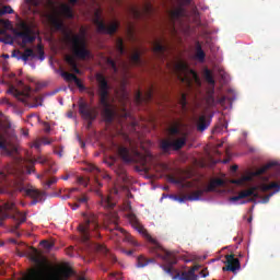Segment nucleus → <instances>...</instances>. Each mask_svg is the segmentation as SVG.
I'll use <instances>...</instances> for the list:
<instances>
[{
	"instance_id": "nucleus-18",
	"label": "nucleus",
	"mask_w": 280,
	"mask_h": 280,
	"mask_svg": "<svg viewBox=\"0 0 280 280\" xmlns=\"http://www.w3.org/2000/svg\"><path fill=\"white\" fill-rule=\"evenodd\" d=\"M112 236L117 235V233L115 231H120V233L126 234V240L127 242H129L130 244H132V246H139V243L136 242L135 237H132V235L126 233V230L115 225V229H109Z\"/></svg>"
},
{
	"instance_id": "nucleus-49",
	"label": "nucleus",
	"mask_w": 280,
	"mask_h": 280,
	"mask_svg": "<svg viewBox=\"0 0 280 280\" xmlns=\"http://www.w3.org/2000/svg\"><path fill=\"white\" fill-rule=\"evenodd\" d=\"M170 135H179L180 133V129H178L177 126H173L168 129Z\"/></svg>"
},
{
	"instance_id": "nucleus-36",
	"label": "nucleus",
	"mask_w": 280,
	"mask_h": 280,
	"mask_svg": "<svg viewBox=\"0 0 280 280\" xmlns=\"http://www.w3.org/2000/svg\"><path fill=\"white\" fill-rule=\"evenodd\" d=\"M205 78H206V82H208V84H215V80L213 79V74L211 73V70L206 69L205 70Z\"/></svg>"
},
{
	"instance_id": "nucleus-53",
	"label": "nucleus",
	"mask_w": 280,
	"mask_h": 280,
	"mask_svg": "<svg viewBox=\"0 0 280 280\" xmlns=\"http://www.w3.org/2000/svg\"><path fill=\"white\" fill-rule=\"evenodd\" d=\"M272 196H275V192H270L269 195H266L262 198V202L266 205L267 202H270V198H272Z\"/></svg>"
},
{
	"instance_id": "nucleus-63",
	"label": "nucleus",
	"mask_w": 280,
	"mask_h": 280,
	"mask_svg": "<svg viewBox=\"0 0 280 280\" xmlns=\"http://www.w3.org/2000/svg\"><path fill=\"white\" fill-rule=\"evenodd\" d=\"M94 180H95L97 187H102V184L100 183V178H97V176H95Z\"/></svg>"
},
{
	"instance_id": "nucleus-33",
	"label": "nucleus",
	"mask_w": 280,
	"mask_h": 280,
	"mask_svg": "<svg viewBox=\"0 0 280 280\" xmlns=\"http://www.w3.org/2000/svg\"><path fill=\"white\" fill-rule=\"evenodd\" d=\"M14 222H19L20 224H24V222H27V214L23 212H18L15 215L10 217Z\"/></svg>"
},
{
	"instance_id": "nucleus-27",
	"label": "nucleus",
	"mask_w": 280,
	"mask_h": 280,
	"mask_svg": "<svg viewBox=\"0 0 280 280\" xmlns=\"http://www.w3.org/2000/svg\"><path fill=\"white\" fill-rule=\"evenodd\" d=\"M50 23L58 32H62V30H65V22L58 16H52L50 19Z\"/></svg>"
},
{
	"instance_id": "nucleus-64",
	"label": "nucleus",
	"mask_w": 280,
	"mask_h": 280,
	"mask_svg": "<svg viewBox=\"0 0 280 280\" xmlns=\"http://www.w3.org/2000/svg\"><path fill=\"white\" fill-rule=\"evenodd\" d=\"M237 168H238L237 165L231 166V171H232V172H237Z\"/></svg>"
},
{
	"instance_id": "nucleus-58",
	"label": "nucleus",
	"mask_w": 280,
	"mask_h": 280,
	"mask_svg": "<svg viewBox=\"0 0 280 280\" xmlns=\"http://www.w3.org/2000/svg\"><path fill=\"white\" fill-rule=\"evenodd\" d=\"M0 194H8L9 196H12V191L8 190L7 188H0Z\"/></svg>"
},
{
	"instance_id": "nucleus-60",
	"label": "nucleus",
	"mask_w": 280,
	"mask_h": 280,
	"mask_svg": "<svg viewBox=\"0 0 280 280\" xmlns=\"http://www.w3.org/2000/svg\"><path fill=\"white\" fill-rule=\"evenodd\" d=\"M88 95L91 97V100H94L95 97V92L93 90L88 91Z\"/></svg>"
},
{
	"instance_id": "nucleus-59",
	"label": "nucleus",
	"mask_w": 280,
	"mask_h": 280,
	"mask_svg": "<svg viewBox=\"0 0 280 280\" xmlns=\"http://www.w3.org/2000/svg\"><path fill=\"white\" fill-rule=\"evenodd\" d=\"M21 224L20 222L16 221V223L13 225L12 231H19V229H21Z\"/></svg>"
},
{
	"instance_id": "nucleus-22",
	"label": "nucleus",
	"mask_w": 280,
	"mask_h": 280,
	"mask_svg": "<svg viewBox=\"0 0 280 280\" xmlns=\"http://www.w3.org/2000/svg\"><path fill=\"white\" fill-rule=\"evenodd\" d=\"M184 12L185 11L183 10V8H178L170 12L171 23H173V32H176V28L174 27V22L178 21V19L183 16Z\"/></svg>"
},
{
	"instance_id": "nucleus-32",
	"label": "nucleus",
	"mask_w": 280,
	"mask_h": 280,
	"mask_svg": "<svg viewBox=\"0 0 280 280\" xmlns=\"http://www.w3.org/2000/svg\"><path fill=\"white\" fill-rule=\"evenodd\" d=\"M149 264H154V258H145L143 256L138 257V268H145Z\"/></svg>"
},
{
	"instance_id": "nucleus-50",
	"label": "nucleus",
	"mask_w": 280,
	"mask_h": 280,
	"mask_svg": "<svg viewBox=\"0 0 280 280\" xmlns=\"http://www.w3.org/2000/svg\"><path fill=\"white\" fill-rule=\"evenodd\" d=\"M116 174L122 178V180H126V171L124 168H118L116 171Z\"/></svg>"
},
{
	"instance_id": "nucleus-8",
	"label": "nucleus",
	"mask_w": 280,
	"mask_h": 280,
	"mask_svg": "<svg viewBox=\"0 0 280 280\" xmlns=\"http://www.w3.org/2000/svg\"><path fill=\"white\" fill-rule=\"evenodd\" d=\"M117 152L124 163H139V161L143 159V155L137 149H128V147L118 145Z\"/></svg>"
},
{
	"instance_id": "nucleus-20",
	"label": "nucleus",
	"mask_w": 280,
	"mask_h": 280,
	"mask_svg": "<svg viewBox=\"0 0 280 280\" xmlns=\"http://www.w3.org/2000/svg\"><path fill=\"white\" fill-rule=\"evenodd\" d=\"M165 51H167V46L161 44V42H155L153 45V52L160 58H165Z\"/></svg>"
},
{
	"instance_id": "nucleus-54",
	"label": "nucleus",
	"mask_w": 280,
	"mask_h": 280,
	"mask_svg": "<svg viewBox=\"0 0 280 280\" xmlns=\"http://www.w3.org/2000/svg\"><path fill=\"white\" fill-rule=\"evenodd\" d=\"M80 185H83V187H88L89 185V179H84L83 177L79 178Z\"/></svg>"
},
{
	"instance_id": "nucleus-23",
	"label": "nucleus",
	"mask_w": 280,
	"mask_h": 280,
	"mask_svg": "<svg viewBox=\"0 0 280 280\" xmlns=\"http://www.w3.org/2000/svg\"><path fill=\"white\" fill-rule=\"evenodd\" d=\"M152 101V90H149L145 95L141 94V92L136 93V103L141 104L142 102H151Z\"/></svg>"
},
{
	"instance_id": "nucleus-48",
	"label": "nucleus",
	"mask_w": 280,
	"mask_h": 280,
	"mask_svg": "<svg viewBox=\"0 0 280 280\" xmlns=\"http://www.w3.org/2000/svg\"><path fill=\"white\" fill-rule=\"evenodd\" d=\"M37 49H38V54H39V57H38L39 60H45V50H43V46L38 45Z\"/></svg>"
},
{
	"instance_id": "nucleus-61",
	"label": "nucleus",
	"mask_w": 280,
	"mask_h": 280,
	"mask_svg": "<svg viewBox=\"0 0 280 280\" xmlns=\"http://www.w3.org/2000/svg\"><path fill=\"white\" fill-rule=\"evenodd\" d=\"M171 183H174V185H180V179H176L175 177H171Z\"/></svg>"
},
{
	"instance_id": "nucleus-42",
	"label": "nucleus",
	"mask_w": 280,
	"mask_h": 280,
	"mask_svg": "<svg viewBox=\"0 0 280 280\" xmlns=\"http://www.w3.org/2000/svg\"><path fill=\"white\" fill-rule=\"evenodd\" d=\"M0 150L8 152V144H5V138L0 133Z\"/></svg>"
},
{
	"instance_id": "nucleus-21",
	"label": "nucleus",
	"mask_w": 280,
	"mask_h": 280,
	"mask_svg": "<svg viewBox=\"0 0 280 280\" xmlns=\"http://www.w3.org/2000/svg\"><path fill=\"white\" fill-rule=\"evenodd\" d=\"M197 270H198V267H192L188 271L182 272L180 279L182 280H198V276L196 275Z\"/></svg>"
},
{
	"instance_id": "nucleus-17",
	"label": "nucleus",
	"mask_w": 280,
	"mask_h": 280,
	"mask_svg": "<svg viewBox=\"0 0 280 280\" xmlns=\"http://www.w3.org/2000/svg\"><path fill=\"white\" fill-rule=\"evenodd\" d=\"M202 192H203V190H200V189L192 191L190 195H184V196L179 197L178 201L185 202V200H190V201L200 200V198H202Z\"/></svg>"
},
{
	"instance_id": "nucleus-19",
	"label": "nucleus",
	"mask_w": 280,
	"mask_h": 280,
	"mask_svg": "<svg viewBox=\"0 0 280 280\" xmlns=\"http://www.w3.org/2000/svg\"><path fill=\"white\" fill-rule=\"evenodd\" d=\"M209 126H211V120L207 119V116L201 115L197 122L198 132H205Z\"/></svg>"
},
{
	"instance_id": "nucleus-56",
	"label": "nucleus",
	"mask_w": 280,
	"mask_h": 280,
	"mask_svg": "<svg viewBox=\"0 0 280 280\" xmlns=\"http://www.w3.org/2000/svg\"><path fill=\"white\" fill-rule=\"evenodd\" d=\"M69 207H71L72 211H77V209H80V203H69Z\"/></svg>"
},
{
	"instance_id": "nucleus-2",
	"label": "nucleus",
	"mask_w": 280,
	"mask_h": 280,
	"mask_svg": "<svg viewBox=\"0 0 280 280\" xmlns=\"http://www.w3.org/2000/svg\"><path fill=\"white\" fill-rule=\"evenodd\" d=\"M33 261L36 264L37 269H32L27 280H68L73 271L71 268L62 267L57 273L51 272V265L47 261L46 258L40 257V252L38 249L33 248Z\"/></svg>"
},
{
	"instance_id": "nucleus-25",
	"label": "nucleus",
	"mask_w": 280,
	"mask_h": 280,
	"mask_svg": "<svg viewBox=\"0 0 280 280\" xmlns=\"http://www.w3.org/2000/svg\"><path fill=\"white\" fill-rule=\"evenodd\" d=\"M195 58L199 62H205V58H207V54H205V50H202V46L200 45L199 42H197L196 44Z\"/></svg>"
},
{
	"instance_id": "nucleus-29",
	"label": "nucleus",
	"mask_w": 280,
	"mask_h": 280,
	"mask_svg": "<svg viewBox=\"0 0 280 280\" xmlns=\"http://www.w3.org/2000/svg\"><path fill=\"white\" fill-rule=\"evenodd\" d=\"M101 197V207L104 209H113L115 207V202L110 199V197H105L101 194H98Z\"/></svg>"
},
{
	"instance_id": "nucleus-52",
	"label": "nucleus",
	"mask_w": 280,
	"mask_h": 280,
	"mask_svg": "<svg viewBox=\"0 0 280 280\" xmlns=\"http://www.w3.org/2000/svg\"><path fill=\"white\" fill-rule=\"evenodd\" d=\"M12 209H14V202H5L4 203L5 211H12Z\"/></svg>"
},
{
	"instance_id": "nucleus-7",
	"label": "nucleus",
	"mask_w": 280,
	"mask_h": 280,
	"mask_svg": "<svg viewBox=\"0 0 280 280\" xmlns=\"http://www.w3.org/2000/svg\"><path fill=\"white\" fill-rule=\"evenodd\" d=\"M16 38L22 39V47H26L36 40V31L27 23L21 22L19 30L14 31Z\"/></svg>"
},
{
	"instance_id": "nucleus-39",
	"label": "nucleus",
	"mask_w": 280,
	"mask_h": 280,
	"mask_svg": "<svg viewBox=\"0 0 280 280\" xmlns=\"http://www.w3.org/2000/svg\"><path fill=\"white\" fill-rule=\"evenodd\" d=\"M56 183H58V178L50 177L48 180L44 182V188L50 189L51 185H56Z\"/></svg>"
},
{
	"instance_id": "nucleus-45",
	"label": "nucleus",
	"mask_w": 280,
	"mask_h": 280,
	"mask_svg": "<svg viewBox=\"0 0 280 280\" xmlns=\"http://www.w3.org/2000/svg\"><path fill=\"white\" fill-rule=\"evenodd\" d=\"M89 202V196L82 195L81 197L77 198L78 205H86Z\"/></svg>"
},
{
	"instance_id": "nucleus-31",
	"label": "nucleus",
	"mask_w": 280,
	"mask_h": 280,
	"mask_svg": "<svg viewBox=\"0 0 280 280\" xmlns=\"http://www.w3.org/2000/svg\"><path fill=\"white\" fill-rule=\"evenodd\" d=\"M130 62L135 65V67H141V52L139 50L130 56Z\"/></svg>"
},
{
	"instance_id": "nucleus-3",
	"label": "nucleus",
	"mask_w": 280,
	"mask_h": 280,
	"mask_svg": "<svg viewBox=\"0 0 280 280\" xmlns=\"http://www.w3.org/2000/svg\"><path fill=\"white\" fill-rule=\"evenodd\" d=\"M131 226L147 240V242H150L151 244V250L156 255V257H160V259H163L166 264L170 266H174L176 264V256L170 250H166L161 246V243L156 241V238L152 237L150 233H148V230L142 226V224L139 222V219L135 213H129L127 215Z\"/></svg>"
},
{
	"instance_id": "nucleus-4",
	"label": "nucleus",
	"mask_w": 280,
	"mask_h": 280,
	"mask_svg": "<svg viewBox=\"0 0 280 280\" xmlns=\"http://www.w3.org/2000/svg\"><path fill=\"white\" fill-rule=\"evenodd\" d=\"M97 81V93L100 97V104L102 106V117L106 124H113L115 119V105L108 102V97H110V85L108 84V80L102 73L96 74Z\"/></svg>"
},
{
	"instance_id": "nucleus-28",
	"label": "nucleus",
	"mask_w": 280,
	"mask_h": 280,
	"mask_svg": "<svg viewBox=\"0 0 280 280\" xmlns=\"http://www.w3.org/2000/svg\"><path fill=\"white\" fill-rule=\"evenodd\" d=\"M96 250L97 253H103V255H107V257H109L112 264H115L117 261V257H115V255L108 253V248H106V246L104 245H96Z\"/></svg>"
},
{
	"instance_id": "nucleus-24",
	"label": "nucleus",
	"mask_w": 280,
	"mask_h": 280,
	"mask_svg": "<svg viewBox=\"0 0 280 280\" xmlns=\"http://www.w3.org/2000/svg\"><path fill=\"white\" fill-rule=\"evenodd\" d=\"M160 148L164 154H170L173 147V141L170 139H164L160 142Z\"/></svg>"
},
{
	"instance_id": "nucleus-55",
	"label": "nucleus",
	"mask_w": 280,
	"mask_h": 280,
	"mask_svg": "<svg viewBox=\"0 0 280 280\" xmlns=\"http://www.w3.org/2000/svg\"><path fill=\"white\" fill-rule=\"evenodd\" d=\"M110 278L115 280H121V273L119 272L112 273Z\"/></svg>"
},
{
	"instance_id": "nucleus-38",
	"label": "nucleus",
	"mask_w": 280,
	"mask_h": 280,
	"mask_svg": "<svg viewBox=\"0 0 280 280\" xmlns=\"http://www.w3.org/2000/svg\"><path fill=\"white\" fill-rule=\"evenodd\" d=\"M61 75L66 80V82H74L78 78V75L69 72H62Z\"/></svg>"
},
{
	"instance_id": "nucleus-35",
	"label": "nucleus",
	"mask_w": 280,
	"mask_h": 280,
	"mask_svg": "<svg viewBox=\"0 0 280 280\" xmlns=\"http://www.w3.org/2000/svg\"><path fill=\"white\" fill-rule=\"evenodd\" d=\"M116 50L119 54V56H124V54H126V48L124 47V39L118 38L116 40Z\"/></svg>"
},
{
	"instance_id": "nucleus-47",
	"label": "nucleus",
	"mask_w": 280,
	"mask_h": 280,
	"mask_svg": "<svg viewBox=\"0 0 280 280\" xmlns=\"http://www.w3.org/2000/svg\"><path fill=\"white\" fill-rule=\"evenodd\" d=\"M35 161H36V163H39V165H46L48 160H47V158L39 155V156H37V159Z\"/></svg>"
},
{
	"instance_id": "nucleus-15",
	"label": "nucleus",
	"mask_w": 280,
	"mask_h": 280,
	"mask_svg": "<svg viewBox=\"0 0 280 280\" xmlns=\"http://www.w3.org/2000/svg\"><path fill=\"white\" fill-rule=\"evenodd\" d=\"M153 10L154 9L152 8V4L150 2H145L142 9H139L137 7H133L131 9L135 19H141L143 14L150 15L152 14Z\"/></svg>"
},
{
	"instance_id": "nucleus-41",
	"label": "nucleus",
	"mask_w": 280,
	"mask_h": 280,
	"mask_svg": "<svg viewBox=\"0 0 280 280\" xmlns=\"http://www.w3.org/2000/svg\"><path fill=\"white\" fill-rule=\"evenodd\" d=\"M85 172H91L92 174H100V168L93 164H89L86 167H85Z\"/></svg>"
},
{
	"instance_id": "nucleus-9",
	"label": "nucleus",
	"mask_w": 280,
	"mask_h": 280,
	"mask_svg": "<svg viewBox=\"0 0 280 280\" xmlns=\"http://www.w3.org/2000/svg\"><path fill=\"white\" fill-rule=\"evenodd\" d=\"M79 113L83 119L90 121L89 126H91V121H95V119H97V112H95V108H92L84 98L79 100Z\"/></svg>"
},
{
	"instance_id": "nucleus-62",
	"label": "nucleus",
	"mask_w": 280,
	"mask_h": 280,
	"mask_svg": "<svg viewBox=\"0 0 280 280\" xmlns=\"http://www.w3.org/2000/svg\"><path fill=\"white\" fill-rule=\"evenodd\" d=\"M101 176H102V178H104V180H110V175H108L106 173H103Z\"/></svg>"
},
{
	"instance_id": "nucleus-14",
	"label": "nucleus",
	"mask_w": 280,
	"mask_h": 280,
	"mask_svg": "<svg viewBox=\"0 0 280 280\" xmlns=\"http://www.w3.org/2000/svg\"><path fill=\"white\" fill-rule=\"evenodd\" d=\"M187 63L180 61L175 65V73L176 75L182 80V82H187L188 84H191L189 79H187Z\"/></svg>"
},
{
	"instance_id": "nucleus-43",
	"label": "nucleus",
	"mask_w": 280,
	"mask_h": 280,
	"mask_svg": "<svg viewBox=\"0 0 280 280\" xmlns=\"http://www.w3.org/2000/svg\"><path fill=\"white\" fill-rule=\"evenodd\" d=\"M10 214L8 212H3L0 207V226H3V220H8Z\"/></svg>"
},
{
	"instance_id": "nucleus-16",
	"label": "nucleus",
	"mask_w": 280,
	"mask_h": 280,
	"mask_svg": "<svg viewBox=\"0 0 280 280\" xmlns=\"http://www.w3.org/2000/svg\"><path fill=\"white\" fill-rule=\"evenodd\" d=\"M222 185H224V180H222L221 178H217L210 182L208 187L199 189V191H203L202 196H205V194H209L210 191H215V187H222Z\"/></svg>"
},
{
	"instance_id": "nucleus-12",
	"label": "nucleus",
	"mask_w": 280,
	"mask_h": 280,
	"mask_svg": "<svg viewBox=\"0 0 280 280\" xmlns=\"http://www.w3.org/2000/svg\"><path fill=\"white\" fill-rule=\"evenodd\" d=\"M96 27L98 34H109L113 36V34L119 30V22H113L109 26H106L104 22L96 20Z\"/></svg>"
},
{
	"instance_id": "nucleus-13",
	"label": "nucleus",
	"mask_w": 280,
	"mask_h": 280,
	"mask_svg": "<svg viewBox=\"0 0 280 280\" xmlns=\"http://www.w3.org/2000/svg\"><path fill=\"white\" fill-rule=\"evenodd\" d=\"M11 58H16V60H23V62H27L30 58H36V54L32 48H26L24 52H22L21 50H13Z\"/></svg>"
},
{
	"instance_id": "nucleus-11",
	"label": "nucleus",
	"mask_w": 280,
	"mask_h": 280,
	"mask_svg": "<svg viewBox=\"0 0 280 280\" xmlns=\"http://www.w3.org/2000/svg\"><path fill=\"white\" fill-rule=\"evenodd\" d=\"M19 191H24L26 196L30 198H33L31 201V206L34 207V205H38V202L43 201L44 194L35 188H25L24 186L19 187Z\"/></svg>"
},
{
	"instance_id": "nucleus-51",
	"label": "nucleus",
	"mask_w": 280,
	"mask_h": 280,
	"mask_svg": "<svg viewBox=\"0 0 280 280\" xmlns=\"http://www.w3.org/2000/svg\"><path fill=\"white\" fill-rule=\"evenodd\" d=\"M107 65H109V67H112V69H114V71H117V63L115 62V60L108 58Z\"/></svg>"
},
{
	"instance_id": "nucleus-57",
	"label": "nucleus",
	"mask_w": 280,
	"mask_h": 280,
	"mask_svg": "<svg viewBox=\"0 0 280 280\" xmlns=\"http://www.w3.org/2000/svg\"><path fill=\"white\" fill-rule=\"evenodd\" d=\"M200 275H201V277L207 278V277H209V270H207V268H206V269L201 270Z\"/></svg>"
},
{
	"instance_id": "nucleus-1",
	"label": "nucleus",
	"mask_w": 280,
	"mask_h": 280,
	"mask_svg": "<svg viewBox=\"0 0 280 280\" xmlns=\"http://www.w3.org/2000/svg\"><path fill=\"white\" fill-rule=\"evenodd\" d=\"M268 170H272L273 172V178L275 182H271L270 184H260L258 186H254L249 189L246 190H242L238 196H234L231 197L230 200L232 202H237V200H243V198H249V196H253V199H257V198H261V196L259 195V192L257 191H261L262 194H266V191H270L272 189H276V191L273 194H277V191H280V166L279 163L277 162H269L267 164H265L262 167L250 172L248 175L243 176L242 178L238 179H234L232 180L233 185H244V183H248L250 180H253V178L257 177V176H261L262 174H266V172H268Z\"/></svg>"
},
{
	"instance_id": "nucleus-40",
	"label": "nucleus",
	"mask_w": 280,
	"mask_h": 280,
	"mask_svg": "<svg viewBox=\"0 0 280 280\" xmlns=\"http://www.w3.org/2000/svg\"><path fill=\"white\" fill-rule=\"evenodd\" d=\"M3 14H14V10L10 5H4L2 10H0V16H3Z\"/></svg>"
},
{
	"instance_id": "nucleus-37",
	"label": "nucleus",
	"mask_w": 280,
	"mask_h": 280,
	"mask_svg": "<svg viewBox=\"0 0 280 280\" xmlns=\"http://www.w3.org/2000/svg\"><path fill=\"white\" fill-rule=\"evenodd\" d=\"M179 105L182 110H187V94L182 93L179 97Z\"/></svg>"
},
{
	"instance_id": "nucleus-5",
	"label": "nucleus",
	"mask_w": 280,
	"mask_h": 280,
	"mask_svg": "<svg viewBox=\"0 0 280 280\" xmlns=\"http://www.w3.org/2000/svg\"><path fill=\"white\" fill-rule=\"evenodd\" d=\"M80 34L68 35L67 38L71 45V51L74 58L78 60H91L93 58V52L89 49V44L86 43V28L81 27Z\"/></svg>"
},
{
	"instance_id": "nucleus-6",
	"label": "nucleus",
	"mask_w": 280,
	"mask_h": 280,
	"mask_svg": "<svg viewBox=\"0 0 280 280\" xmlns=\"http://www.w3.org/2000/svg\"><path fill=\"white\" fill-rule=\"evenodd\" d=\"M84 224L79 225V232L83 242L91 240V231H95L100 224L97 223V217L91 212L83 214Z\"/></svg>"
},
{
	"instance_id": "nucleus-34",
	"label": "nucleus",
	"mask_w": 280,
	"mask_h": 280,
	"mask_svg": "<svg viewBox=\"0 0 280 280\" xmlns=\"http://www.w3.org/2000/svg\"><path fill=\"white\" fill-rule=\"evenodd\" d=\"M66 62L71 66L74 73H80V68H78V62L71 56H66Z\"/></svg>"
},
{
	"instance_id": "nucleus-26",
	"label": "nucleus",
	"mask_w": 280,
	"mask_h": 280,
	"mask_svg": "<svg viewBox=\"0 0 280 280\" xmlns=\"http://www.w3.org/2000/svg\"><path fill=\"white\" fill-rule=\"evenodd\" d=\"M60 14L61 16H65V19H73V10L69 4L60 5Z\"/></svg>"
},
{
	"instance_id": "nucleus-44",
	"label": "nucleus",
	"mask_w": 280,
	"mask_h": 280,
	"mask_svg": "<svg viewBox=\"0 0 280 280\" xmlns=\"http://www.w3.org/2000/svg\"><path fill=\"white\" fill-rule=\"evenodd\" d=\"M74 84L78 86L79 91H86V86L82 84V81L78 77L74 79Z\"/></svg>"
},
{
	"instance_id": "nucleus-46",
	"label": "nucleus",
	"mask_w": 280,
	"mask_h": 280,
	"mask_svg": "<svg viewBox=\"0 0 280 280\" xmlns=\"http://www.w3.org/2000/svg\"><path fill=\"white\" fill-rule=\"evenodd\" d=\"M40 245L46 248V250H50V248H54V243L49 241H42Z\"/></svg>"
},
{
	"instance_id": "nucleus-10",
	"label": "nucleus",
	"mask_w": 280,
	"mask_h": 280,
	"mask_svg": "<svg viewBox=\"0 0 280 280\" xmlns=\"http://www.w3.org/2000/svg\"><path fill=\"white\" fill-rule=\"evenodd\" d=\"M226 266L222 268L223 272H237L242 270V264L238 258H235V255L230 254L225 256Z\"/></svg>"
},
{
	"instance_id": "nucleus-30",
	"label": "nucleus",
	"mask_w": 280,
	"mask_h": 280,
	"mask_svg": "<svg viewBox=\"0 0 280 280\" xmlns=\"http://www.w3.org/2000/svg\"><path fill=\"white\" fill-rule=\"evenodd\" d=\"M187 143V138L186 137H182L175 141H173V150H183V147L186 145Z\"/></svg>"
}]
</instances>
